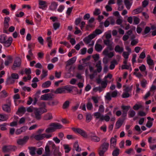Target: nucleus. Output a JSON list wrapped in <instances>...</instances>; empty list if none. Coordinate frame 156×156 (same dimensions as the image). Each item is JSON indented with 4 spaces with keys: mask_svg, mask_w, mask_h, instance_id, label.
<instances>
[{
    "mask_svg": "<svg viewBox=\"0 0 156 156\" xmlns=\"http://www.w3.org/2000/svg\"><path fill=\"white\" fill-rule=\"evenodd\" d=\"M46 108H34V114L35 118L37 120H39L41 118V115L47 112Z\"/></svg>",
    "mask_w": 156,
    "mask_h": 156,
    "instance_id": "obj_1",
    "label": "nucleus"
},
{
    "mask_svg": "<svg viewBox=\"0 0 156 156\" xmlns=\"http://www.w3.org/2000/svg\"><path fill=\"white\" fill-rule=\"evenodd\" d=\"M109 145L108 142H103L101 145L98 151L100 156H104L105 153L108 150Z\"/></svg>",
    "mask_w": 156,
    "mask_h": 156,
    "instance_id": "obj_2",
    "label": "nucleus"
},
{
    "mask_svg": "<svg viewBox=\"0 0 156 156\" xmlns=\"http://www.w3.org/2000/svg\"><path fill=\"white\" fill-rule=\"evenodd\" d=\"M117 91L116 90H115L112 92L107 93L105 97L106 100L110 101L112 99V97L115 98L117 96Z\"/></svg>",
    "mask_w": 156,
    "mask_h": 156,
    "instance_id": "obj_3",
    "label": "nucleus"
},
{
    "mask_svg": "<svg viewBox=\"0 0 156 156\" xmlns=\"http://www.w3.org/2000/svg\"><path fill=\"white\" fill-rule=\"evenodd\" d=\"M72 129L75 132L80 134L83 137L85 138H87V133L83 130L80 128H76L74 127L72 128Z\"/></svg>",
    "mask_w": 156,
    "mask_h": 156,
    "instance_id": "obj_4",
    "label": "nucleus"
},
{
    "mask_svg": "<svg viewBox=\"0 0 156 156\" xmlns=\"http://www.w3.org/2000/svg\"><path fill=\"white\" fill-rule=\"evenodd\" d=\"M54 98V94L52 93H48L41 95L40 99L41 100L46 101L51 100Z\"/></svg>",
    "mask_w": 156,
    "mask_h": 156,
    "instance_id": "obj_5",
    "label": "nucleus"
},
{
    "mask_svg": "<svg viewBox=\"0 0 156 156\" xmlns=\"http://www.w3.org/2000/svg\"><path fill=\"white\" fill-rule=\"evenodd\" d=\"M28 136H25L22 139H20L17 140V144L20 145H23L25 144L29 139Z\"/></svg>",
    "mask_w": 156,
    "mask_h": 156,
    "instance_id": "obj_6",
    "label": "nucleus"
},
{
    "mask_svg": "<svg viewBox=\"0 0 156 156\" xmlns=\"http://www.w3.org/2000/svg\"><path fill=\"white\" fill-rule=\"evenodd\" d=\"M104 44L107 46V48L110 50L112 51L113 49L112 44L113 42L109 39L105 40L103 41Z\"/></svg>",
    "mask_w": 156,
    "mask_h": 156,
    "instance_id": "obj_7",
    "label": "nucleus"
},
{
    "mask_svg": "<svg viewBox=\"0 0 156 156\" xmlns=\"http://www.w3.org/2000/svg\"><path fill=\"white\" fill-rule=\"evenodd\" d=\"M21 63V60L19 58H17L15 61L12 67V69L13 70L16 69V68L19 67L20 66Z\"/></svg>",
    "mask_w": 156,
    "mask_h": 156,
    "instance_id": "obj_8",
    "label": "nucleus"
},
{
    "mask_svg": "<svg viewBox=\"0 0 156 156\" xmlns=\"http://www.w3.org/2000/svg\"><path fill=\"white\" fill-rule=\"evenodd\" d=\"M121 108L123 110L122 111V116L125 119V117L126 116L127 112L130 108V107L129 106H125L122 105L121 106Z\"/></svg>",
    "mask_w": 156,
    "mask_h": 156,
    "instance_id": "obj_9",
    "label": "nucleus"
},
{
    "mask_svg": "<svg viewBox=\"0 0 156 156\" xmlns=\"http://www.w3.org/2000/svg\"><path fill=\"white\" fill-rule=\"evenodd\" d=\"M95 37V36L93 34H90L88 37H85L83 39V41L87 44H88L90 42L91 40Z\"/></svg>",
    "mask_w": 156,
    "mask_h": 156,
    "instance_id": "obj_10",
    "label": "nucleus"
},
{
    "mask_svg": "<svg viewBox=\"0 0 156 156\" xmlns=\"http://www.w3.org/2000/svg\"><path fill=\"white\" fill-rule=\"evenodd\" d=\"M51 126H53L55 131L56 129H60L63 128V126L61 124L57 122L51 123Z\"/></svg>",
    "mask_w": 156,
    "mask_h": 156,
    "instance_id": "obj_11",
    "label": "nucleus"
},
{
    "mask_svg": "<svg viewBox=\"0 0 156 156\" xmlns=\"http://www.w3.org/2000/svg\"><path fill=\"white\" fill-rule=\"evenodd\" d=\"M91 140L95 142H99L100 140V138L93 133H91L90 136Z\"/></svg>",
    "mask_w": 156,
    "mask_h": 156,
    "instance_id": "obj_12",
    "label": "nucleus"
},
{
    "mask_svg": "<svg viewBox=\"0 0 156 156\" xmlns=\"http://www.w3.org/2000/svg\"><path fill=\"white\" fill-rule=\"evenodd\" d=\"M12 41V37H9L8 38V39L5 41L3 43L4 46L7 47H9L11 45Z\"/></svg>",
    "mask_w": 156,
    "mask_h": 156,
    "instance_id": "obj_13",
    "label": "nucleus"
},
{
    "mask_svg": "<svg viewBox=\"0 0 156 156\" xmlns=\"http://www.w3.org/2000/svg\"><path fill=\"white\" fill-rule=\"evenodd\" d=\"M47 2L46 1H42L41 0H39V5H40L39 6L40 9H44V8L47 7V5H46Z\"/></svg>",
    "mask_w": 156,
    "mask_h": 156,
    "instance_id": "obj_14",
    "label": "nucleus"
},
{
    "mask_svg": "<svg viewBox=\"0 0 156 156\" xmlns=\"http://www.w3.org/2000/svg\"><path fill=\"white\" fill-rule=\"evenodd\" d=\"M115 52L121 53L123 52L124 48L122 47H121L119 45H116L114 49Z\"/></svg>",
    "mask_w": 156,
    "mask_h": 156,
    "instance_id": "obj_15",
    "label": "nucleus"
},
{
    "mask_svg": "<svg viewBox=\"0 0 156 156\" xmlns=\"http://www.w3.org/2000/svg\"><path fill=\"white\" fill-rule=\"evenodd\" d=\"M34 138L37 141L42 140L44 139L43 133L36 135L34 136Z\"/></svg>",
    "mask_w": 156,
    "mask_h": 156,
    "instance_id": "obj_16",
    "label": "nucleus"
},
{
    "mask_svg": "<svg viewBox=\"0 0 156 156\" xmlns=\"http://www.w3.org/2000/svg\"><path fill=\"white\" fill-rule=\"evenodd\" d=\"M147 63L149 66H152L154 64V61L152 60L150 55H148L147 58Z\"/></svg>",
    "mask_w": 156,
    "mask_h": 156,
    "instance_id": "obj_17",
    "label": "nucleus"
},
{
    "mask_svg": "<svg viewBox=\"0 0 156 156\" xmlns=\"http://www.w3.org/2000/svg\"><path fill=\"white\" fill-rule=\"evenodd\" d=\"M96 67H97V71L98 73H100L102 70V66H101V62L99 61L96 65Z\"/></svg>",
    "mask_w": 156,
    "mask_h": 156,
    "instance_id": "obj_18",
    "label": "nucleus"
},
{
    "mask_svg": "<svg viewBox=\"0 0 156 156\" xmlns=\"http://www.w3.org/2000/svg\"><path fill=\"white\" fill-rule=\"evenodd\" d=\"M76 57H74L69 59L67 62V66H70L73 64L76 60Z\"/></svg>",
    "mask_w": 156,
    "mask_h": 156,
    "instance_id": "obj_19",
    "label": "nucleus"
},
{
    "mask_svg": "<svg viewBox=\"0 0 156 156\" xmlns=\"http://www.w3.org/2000/svg\"><path fill=\"white\" fill-rule=\"evenodd\" d=\"M57 5L58 4L57 2H53L51 3V5L49 7V8L51 10H55L56 9Z\"/></svg>",
    "mask_w": 156,
    "mask_h": 156,
    "instance_id": "obj_20",
    "label": "nucleus"
},
{
    "mask_svg": "<svg viewBox=\"0 0 156 156\" xmlns=\"http://www.w3.org/2000/svg\"><path fill=\"white\" fill-rule=\"evenodd\" d=\"M65 92V89L63 87H59L56 89L54 93L55 94H62Z\"/></svg>",
    "mask_w": 156,
    "mask_h": 156,
    "instance_id": "obj_21",
    "label": "nucleus"
},
{
    "mask_svg": "<svg viewBox=\"0 0 156 156\" xmlns=\"http://www.w3.org/2000/svg\"><path fill=\"white\" fill-rule=\"evenodd\" d=\"M124 120V118H123L122 119H119L116 122V126L117 128H119L122 125Z\"/></svg>",
    "mask_w": 156,
    "mask_h": 156,
    "instance_id": "obj_22",
    "label": "nucleus"
},
{
    "mask_svg": "<svg viewBox=\"0 0 156 156\" xmlns=\"http://www.w3.org/2000/svg\"><path fill=\"white\" fill-rule=\"evenodd\" d=\"M102 46L100 44L96 43L95 46V50L98 52H100L102 49Z\"/></svg>",
    "mask_w": 156,
    "mask_h": 156,
    "instance_id": "obj_23",
    "label": "nucleus"
},
{
    "mask_svg": "<svg viewBox=\"0 0 156 156\" xmlns=\"http://www.w3.org/2000/svg\"><path fill=\"white\" fill-rule=\"evenodd\" d=\"M115 148V149L113 151L112 155L113 156H118L119 154V149L117 147H115L114 146Z\"/></svg>",
    "mask_w": 156,
    "mask_h": 156,
    "instance_id": "obj_24",
    "label": "nucleus"
},
{
    "mask_svg": "<svg viewBox=\"0 0 156 156\" xmlns=\"http://www.w3.org/2000/svg\"><path fill=\"white\" fill-rule=\"evenodd\" d=\"M2 108L3 110L7 112H10L11 109L9 106L7 105H4L2 107Z\"/></svg>",
    "mask_w": 156,
    "mask_h": 156,
    "instance_id": "obj_25",
    "label": "nucleus"
},
{
    "mask_svg": "<svg viewBox=\"0 0 156 156\" xmlns=\"http://www.w3.org/2000/svg\"><path fill=\"white\" fill-rule=\"evenodd\" d=\"M49 127L46 129L45 130L46 133H49L55 131L53 126H51V123L49 124Z\"/></svg>",
    "mask_w": 156,
    "mask_h": 156,
    "instance_id": "obj_26",
    "label": "nucleus"
},
{
    "mask_svg": "<svg viewBox=\"0 0 156 156\" xmlns=\"http://www.w3.org/2000/svg\"><path fill=\"white\" fill-rule=\"evenodd\" d=\"M118 63L117 61L115 60H113L111 62V64L109 68L111 69H113L115 67V65H117Z\"/></svg>",
    "mask_w": 156,
    "mask_h": 156,
    "instance_id": "obj_27",
    "label": "nucleus"
},
{
    "mask_svg": "<svg viewBox=\"0 0 156 156\" xmlns=\"http://www.w3.org/2000/svg\"><path fill=\"white\" fill-rule=\"evenodd\" d=\"M70 102L69 101H66L62 105V108L63 109H67L69 106Z\"/></svg>",
    "mask_w": 156,
    "mask_h": 156,
    "instance_id": "obj_28",
    "label": "nucleus"
},
{
    "mask_svg": "<svg viewBox=\"0 0 156 156\" xmlns=\"http://www.w3.org/2000/svg\"><path fill=\"white\" fill-rule=\"evenodd\" d=\"M53 153L55 156H60L62 155V154L59 152V148L54 150Z\"/></svg>",
    "mask_w": 156,
    "mask_h": 156,
    "instance_id": "obj_29",
    "label": "nucleus"
},
{
    "mask_svg": "<svg viewBox=\"0 0 156 156\" xmlns=\"http://www.w3.org/2000/svg\"><path fill=\"white\" fill-rule=\"evenodd\" d=\"M44 119L45 120H49L52 119V116L51 114L48 113L46 114L44 116Z\"/></svg>",
    "mask_w": 156,
    "mask_h": 156,
    "instance_id": "obj_30",
    "label": "nucleus"
},
{
    "mask_svg": "<svg viewBox=\"0 0 156 156\" xmlns=\"http://www.w3.org/2000/svg\"><path fill=\"white\" fill-rule=\"evenodd\" d=\"M51 84V82L49 81H48L43 83L42 85V87L44 88L48 87H49Z\"/></svg>",
    "mask_w": 156,
    "mask_h": 156,
    "instance_id": "obj_31",
    "label": "nucleus"
},
{
    "mask_svg": "<svg viewBox=\"0 0 156 156\" xmlns=\"http://www.w3.org/2000/svg\"><path fill=\"white\" fill-rule=\"evenodd\" d=\"M74 147L75 148L76 151H77L80 152L81 151V148H79L78 142L77 141L75 142L74 145Z\"/></svg>",
    "mask_w": 156,
    "mask_h": 156,
    "instance_id": "obj_32",
    "label": "nucleus"
},
{
    "mask_svg": "<svg viewBox=\"0 0 156 156\" xmlns=\"http://www.w3.org/2000/svg\"><path fill=\"white\" fill-rule=\"evenodd\" d=\"M107 20L109 21V23H110L111 25H113L115 24V20L113 17H109L107 19Z\"/></svg>",
    "mask_w": 156,
    "mask_h": 156,
    "instance_id": "obj_33",
    "label": "nucleus"
},
{
    "mask_svg": "<svg viewBox=\"0 0 156 156\" xmlns=\"http://www.w3.org/2000/svg\"><path fill=\"white\" fill-rule=\"evenodd\" d=\"M143 9L141 7L138 8L133 11V13L134 14H137L143 11Z\"/></svg>",
    "mask_w": 156,
    "mask_h": 156,
    "instance_id": "obj_34",
    "label": "nucleus"
},
{
    "mask_svg": "<svg viewBox=\"0 0 156 156\" xmlns=\"http://www.w3.org/2000/svg\"><path fill=\"white\" fill-rule=\"evenodd\" d=\"M124 4L127 9H129L130 8L131 4L130 3L129 0H124Z\"/></svg>",
    "mask_w": 156,
    "mask_h": 156,
    "instance_id": "obj_35",
    "label": "nucleus"
},
{
    "mask_svg": "<svg viewBox=\"0 0 156 156\" xmlns=\"http://www.w3.org/2000/svg\"><path fill=\"white\" fill-rule=\"evenodd\" d=\"M14 79L11 77H9L7 78L6 82L8 84L13 83L15 82Z\"/></svg>",
    "mask_w": 156,
    "mask_h": 156,
    "instance_id": "obj_36",
    "label": "nucleus"
},
{
    "mask_svg": "<svg viewBox=\"0 0 156 156\" xmlns=\"http://www.w3.org/2000/svg\"><path fill=\"white\" fill-rule=\"evenodd\" d=\"M6 36L4 34L0 36V42L3 44L6 40Z\"/></svg>",
    "mask_w": 156,
    "mask_h": 156,
    "instance_id": "obj_37",
    "label": "nucleus"
},
{
    "mask_svg": "<svg viewBox=\"0 0 156 156\" xmlns=\"http://www.w3.org/2000/svg\"><path fill=\"white\" fill-rule=\"evenodd\" d=\"M94 116L96 117L97 119H99L100 120H101V118L103 116V115L101 114L100 112H96L94 113Z\"/></svg>",
    "mask_w": 156,
    "mask_h": 156,
    "instance_id": "obj_38",
    "label": "nucleus"
},
{
    "mask_svg": "<svg viewBox=\"0 0 156 156\" xmlns=\"http://www.w3.org/2000/svg\"><path fill=\"white\" fill-rule=\"evenodd\" d=\"M116 143V139L114 137H112L110 140L111 147V146H114L115 145Z\"/></svg>",
    "mask_w": 156,
    "mask_h": 156,
    "instance_id": "obj_39",
    "label": "nucleus"
},
{
    "mask_svg": "<svg viewBox=\"0 0 156 156\" xmlns=\"http://www.w3.org/2000/svg\"><path fill=\"white\" fill-rule=\"evenodd\" d=\"M29 149L30 150V153L32 155H34L35 154V148L34 147H29Z\"/></svg>",
    "mask_w": 156,
    "mask_h": 156,
    "instance_id": "obj_40",
    "label": "nucleus"
},
{
    "mask_svg": "<svg viewBox=\"0 0 156 156\" xmlns=\"http://www.w3.org/2000/svg\"><path fill=\"white\" fill-rule=\"evenodd\" d=\"M73 87L72 86H65L64 88L65 89V90H66L68 92L70 93L73 90Z\"/></svg>",
    "mask_w": 156,
    "mask_h": 156,
    "instance_id": "obj_41",
    "label": "nucleus"
},
{
    "mask_svg": "<svg viewBox=\"0 0 156 156\" xmlns=\"http://www.w3.org/2000/svg\"><path fill=\"white\" fill-rule=\"evenodd\" d=\"M102 33V31L100 29H96L93 33L91 34H93L95 36V37L98 35L101 34Z\"/></svg>",
    "mask_w": 156,
    "mask_h": 156,
    "instance_id": "obj_42",
    "label": "nucleus"
},
{
    "mask_svg": "<svg viewBox=\"0 0 156 156\" xmlns=\"http://www.w3.org/2000/svg\"><path fill=\"white\" fill-rule=\"evenodd\" d=\"M63 146L65 149L66 150L65 152L66 153H68L71 150V148L69 147L68 145L64 144Z\"/></svg>",
    "mask_w": 156,
    "mask_h": 156,
    "instance_id": "obj_43",
    "label": "nucleus"
},
{
    "mask_svg": "<svg viewBox=\"0 0 156 156\" xmlns=\"http://www.w3.org/2000/svg\"><path fill=\"white\" fill-rule=\"evenodd\" d=\"M87 109L89 110H91L93 108L92 104L90 100L88 101L87 105Z\"/></svg>",
    "mask_w": 156,
    "mask_h": 156,
    "instance_id": "obj_44",
    "label": "nucleus"
},
{
    "mask_svg": "<svg viewBox=\"0 0 156 156\" xmlns=\"http://www.w3.org/2000/svg\"><path fill=\"white\" fill-rule=\"evenodd\" d=\"M8 119V117L6 115H3L0 114V120L5 121Z\"/></svg>",
    "mask_w": 156,
    "mask_h": 156,
    "instance_id": "obj_45",
    "label": "nucleus"
},
{
    "mask_svg": "<svg viewBox=\"0 0 156 156\" xmlns=\"http://www.w3.org/2000/svg\"><path fill=\"white\" fill-rule=\"evenodd\" d=\"M47 41L48 43V46L49 47H51V45L52 44V41L51 40V37H48L47 38Z\"/></svg>",
    "mask_w": 156,
    "mask_h": 156,
    "instance_id": "obj_46",
    "label": "nucleus"
},
{
    "mask_svg": "<svg viewBox=\"0 0 156 156\" xmlns=\"http://www.w3.org/2000/svg\"><path fill=\"white\" fill-rule=\"evenodd\" d=\"M110 119V117L107 115H106L105 116H104L103 115L102 116L101 118V120L103 121V120H105L107 122H108L109 120Z\"/></svg>",
    "mask_w": 156,
    "mask_h": 156,
    "instance_id": "obj_47",
    "label": "nucleus"
},
{
    "mask_svg": "<svg viewBox=\"0 0 156 156\" xmlns=\"http://www.w3.org/2000/svg\"><path fill=\"white\" fill-rule=\"evenodd\" d=\"M136 114L135 112L133 110H130L129 112V115L130 117H133Z\"/></svg>",
    "mask_w": 156,
    "mask_h": 156,
    "instance_id": "obj_48",
    "label": "nucleus"
},
{
    "mask_svg": "<svg viewBox=\"0 0 156 156\" xmlns=\"http://www.w3.org/2000/svg\"><path fill=\"white\" fill-rule=\"evenodd\" d=\"M92 119V116L90 114L86 115V121L87 122H89Z\"/></svg>",
    "mask_w": 156,
    "mask_h": 156,
    "instance_id": "obj_49",
    "label": "nucleus"
},
{
    "mask_svg": "<svg viewBox=\"0 0 156 156\" xmlns=\"http://www.w3.org/2000/svg\"><path fill=\"white\" fill-rule=\"evenodd\" d=\"M59 103V101L57 100H55L53 101L51 103H50V102H48V104L50 105L53 106L54 105H57Z\"/></svg>",
    "mask_w": 156,
    "mask_h": 156,
    "instance_id": "obj_50",
    "label": "nucleus"
},
{
    "mask_svg": "<svg viewBox=\"0 0 156 156\" xmlns=\"http://www.w3.org/2000/svg\"><path fill=\"white\" fill-rule=\"evenodd\" d=\"M45 153L47 154V155H50V150L49 149V147L47 145L45 147Z\"/></svg>",
    "mask_w": 156,
    "mask_h": 156,
    "instance_id": "obj_51",
    "label": "nucleus"
},
{
    "mask_svg": "<svg viewBox=\"0 0 156 156\" xmlns=\"http://www.w3.org/2000/svg\"><path fill=\"white\" fill-rule=\"evenodd\" d=\"M47 75V71L43 69L42 70V74L41 75V79L45 77Z\"/></svg>",
    "mask_w": 156,
    "mask_h": 156,
    "instance_id": "obj_52",
    "label": "nucleus"
},
{
    "mask_svg": "<svg viewBox=\"0 0 156 156\" xmlns=\"http://www.w3.org/2000/svg\"><path fill=\"white\" fill-rule=\"evenodd\" d=\"M60 26V24L59 23H55L53 24V27L55 30H56Z\"/></svg>",
    "mask_w": 156,
    "mask_h": 156,
    "instance_id": "obj_53",
    "label": "nucleus"
},
{
    "mask_svg": "<svg viewBox=\"0 0 156 156\" xmlns=\"http://www.w3.org/2000/svg\"><path fill=\"white\" fill-rule=\"evenodd\" d=\"M8 146L6 145H5L3 146L2 148V150L3 152L5 153L8 152L9 151V149H8Z\"/></svg>",
    "mask_w": 156,
    "mask_h": 156,
    "instance_id": "obj_54",
    "label": "nucleus"
},
{
    "mask_svg": "<svg viewBox=\"0 0 156 156\" xmlns=\"http://www.w3.org/2000/svg\"><path fill=\"white\" fill-rule=\"evenodd\" d=\"M101 84V87H102V89L105 88L107 85V83L106 81H102Z\"/></svg>",
    "mask_w": 156,
    "mask_h": 156,
    "instance_id": "obj_55",
    "label": "nucleus"
},
{
    "mask_svg": "<svg viewBox=\"0 0 156 156\" xmlns=\"http://www.w3.org/2000/svg\"><path fill=\"white\" fill-rule=\"evenodd\" d=\"M141 107V105L136 104L133 106V108L135 110H138Z\"/></svg>",
    "mask_w": 156,
    "mask_h": 156,
    "instance_id": "obj_56",
    "label": "nucleus"
},
{
    "mask_svg": "<svg viewBox=\"0 0 156 156\" xmlns=\"http://www.w3.org/2000/svg\"><path fill=\"white\" fill-rule=\"evenodd\" d=\"M7 146L9 151L11 150L15 151L17 149L16 147L15 146L8 145Z\"/></svg>",
    "mask_w": 156,
    "mask_h": 156,
    "instance_id": "obj_57",
    "label": "nucleus"
},
{
    "mask_svg": "<svg viewBox=\"0 0 156 156\" xmlns=\"http://www.w3.org/2000/svg\"><path fill=\"white\" fill-rule=\"evenodd\" d=\"M1 97L2 98H5L7 96V93L5 90H3L1 93Z\"/></svg>",
    "mask_w": 156,
    "mask_h": 156,
    "instance_id": "obj_58",
    "label": "nucleus"
},
{
    "mask_svg": "<svg viewBox=\"0 0 156 156\" xmlns=\"http://www.w3.org/2000/svg\"><path fill=\"white\" fill-rule=\"evenodd\" d=\"M138 42V39H136L134 40H133L132 41L131 44L132 46H134L137 44Z\"/></svg>",
    "mask_w": 156,
    "mask_h": 156,
    "instance_id": "obj_59",
    "label": "nucleus"
},
{
    "mask_svg": "<svg viewBox=\"0 0 156 156\" xmlns=\"http://www.w3.org/2000/svg\"><path fill=\"white\" fill-rule=\"evenodd\" d=\"M101 13L100 10L98 9H96L94 12V15L96 16L99 15Z\"/></svg>",
    "mask_w": 156,
    "mask_h": 156,
    "instance_id": "obj_60",
    "label": "nucleus"
},
{
    "mask_svg": "<svg viewBox=\"0 0 156 156\" xmlns=\"http://www.w3.org/2000/svg\"><path fill=\"white\" fill-rule=\"evenodd\" d=\"M11 77L13 79H17L19 78V76L17 74L14 73L11 74Z\"/></svg>",
    "mask_w": 156,
    "mask_h": 156,
    "instance_id": "obj_61",
    "label": "nucleus"
},
{
    "mask_svg": "<svg viewBox=\"0 0 156 156\" xmlns=\"http://www.w3.org/2000/svg\"><path fill=\"white\" fill-rule=\"evenodd\" d=\"M37 39L38 42L41 44L42 45L44 44V40L40 36L38 37Z\"/></svg>",
    "mask_w": 156,
    "mask_h": 156,
    "instance_id": "obj_62",
    "label": "nucleus"
},
{
    "mask_svg": "<svg viewBox=\"0 0 156 156\" xmlns=\"http://www.w3.org/2000/svg\"><path fill=\"white\" fill-rule=\"evenodd\" d=\"M93 90L95 92H97L98 91H99L100 92H101L103 90V89L101 87L99 86L94 88Z\"/></svg>",
    "mask_w": 156,
    "mask_h": 156,
    "instance_id": "obj_63",
    "label": "nucleus"
},
{
    "mask_svg": "<svg viewBox=\"0 0 156 156\" xmlns=\"http://www.w3.org/2000/svg\"><path fill=\"white\" fill-rule=\"evenodd\" d=\"M139 69L141 72H144L146 70V68L145 66L144 65H142L139 67Z\"/></svg>",
    "mask_w": 156,
    "mask_h": 156,
    "instance_id": "obj_64",
    "label": "nucleus"
}]
</instances>
